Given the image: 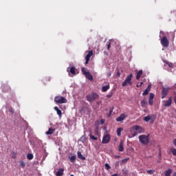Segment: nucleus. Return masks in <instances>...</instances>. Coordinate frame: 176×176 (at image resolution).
Wrapping results in <instances>:
<instances>
[{
  "instance_id": "f257e3e1",
  "label": "nucleus",
  "mask_w": 176,
  "mask_h": 176,
  "mask_svg": "<svg viewBox=\"0 0 176 176\" xmlns=\"http://www.w3.org/2000/svg\"><path fill=\"white\" fill-rule=\"evenodd\" d=\"M131 79H133V74H130L129 76H126L125 80L122 84V87H124L127 85L131 86V85H133Z\"/></svg>"
},
{
  "instance_id": "f03ea898",
  "label": "nucleus",
  "mask_w": 176,
  "mask_h": 176,
  "mask_svg": "<svg viewBox=\"0 0 176 176\" xmlns=\"http://www.w3.org/2000/svg\"><path fill=\"white\" fill-rule=\"evenodd\" d=\"M99 97L100 96L96 93H91L87 96L86 99L89 102H93V101H96Z\"/></svg>"
},
{
  "instance_id": "7ed1b4c3",
  "label": "nucleus",
  "mask_w": 176,
  "mask_h": 176,
  "mask_svg": "<svg viewBox=\"0 0 176 176\" xmlns=\"http://www.w3.org/2000/svg\"><path fill=\"white\" fill-rule=\"evenodd\" d=\"M139 140L141 144H143V145H147V144H149V134L147 135H141L139 136Z\"/></svg>"
},
{
  "instance_id": "20e7f679",
  "label": "nucleus",
  "mask_w": 176,
  "mask_h": 176,
  "mask_svg": "<svg viewBox=\"0 0 176 176\" xmlns=\"http://www.w3.org/2000/svg\"><path fill=\"white\" fill-rule=\"evenodd\" d=\"M81 72L82 73V75H85V78H87V79H88L89 80H93V76L90 74V72H89V70H87V68L82 67Z\"/></svg>"
},
{
  "instance_id": "39448f33",
  "label": "nucleus",
  "mask_w": 176,
  "mask_h": 176,
  "mask_svg": "<svg viewBox=\"0 0 176 176\" xmlns=\"http://www.w3.org/2000/svg\"><path fill=\"white\" fill-rule=\"evenodd\" d=\"M54 101L57 104H67V99L63 96H56L54 98Z\"/></svg>"
},
{
  "instance_id": "423d86ee",
  "label": "nucleus",
  "mask_w": 176,
  "mask_h": 176,
  "mask_svg": "<svg viewBox=\"0 0 176 176\" xmlns=\"http://www.w3.org/2000/svg\"><path fill=\"white\" fill-rule=\"evenodd\" d=\"M161 44L162 45V46H164V47H168L170 42L168 41V39H167V37L166 36H164L161 39Z\"/></svg>"
},
{
  "instance_id": "0eeeda50",
  "label": "nucleus",
  "mask_w": 176,
  "mask_h": 176,
  "mask_svg": "<svg viewBox=\"0 0 176 176\" xmlns=\"http://www.w3.org/2000/svg\"><path fill=\"white\" fill-rule=\"evenodd\" d=\"M138 131V133H144V128L142 126H140L138 125L133 126L131 129V133H133L134 131Z\"/></svg>"
},
{
  "instance_id": "6e6552de",
  "label": "nucleus",
  "mask_w": 176,
  "mask_h": 176,
  "mask_svg": "<svg viewBox=\"0 0 176 176\" xmlns=\"http://www.w3.org/2000/svg\"><path fill=\"white\" fill-rule=\"evenodd\" d=\"M1 89L3 93H9L12 90V88L8 84L1 85Z\"/></svg>"
},
{
  "instance_id": "1a4fd4ad",
  "label": "nucleus",
  "mask_w": 176,
  "mask_h": 176,
  "mask_svg": "<svg viewBox=\"0 0 176 176\" xmlns=\"http://www.w3.org/2000/svg\"><path fill=\"white\" fill-rule=\"evenodd\" d=\"M168 90H171V88L170 87H167V88H162V98H166V96H167V94H168Z\"/></svg>"
},
{
  "instance_id": "9d476101",
  "label": "nucleus",
  "mask_w": 176,
  "mask_h": 176,
  "mask_svg": "<svg viewBox=\"0 0 176 176\" xmlns=\"http://www.w3.org/2000/svg\"><path fill=\"white\" fill-rule=\"evenodd\" d=\"M111 141V136L109 134L104 135L102 140V144H108Z\"/></svg>"
},
{
  "instance_id": "9b49d317",
  "label": "nucleus",
  "mask_w": 176,
  "mask_h": 176,
  "mask_svg": "<svg viewBox=\"0 0 176 176\" xmlns=\"http://www.w3.org/2000/svg\"><path fill=\"white\" fill-rule=\"evenodd\" d=\"M93 56V50H91L88 52L87 56H85V65H87L89 64V61H90V57Z\"/></svg>"
},
{
  "instance_id": "f8f14e48",
  "label": "nucleus",
  "mask_w": 176,
  "mask_h": 176,
  "mask_svg": "<svg viewBox=\"0 0 176 176\" xmlns=\"http://www.w3.org/2000/svg\"><path fill=\"white\" fill-rule=\"evenodd\" d=\"M155 98V94L153 93L149 94L148 104L149 105H153V99Z\"/></svg>"
},
{
  "instance_id": "ddd939ff",
  "label": "nucleus",
  "mask_w": 176,
  "mask_h": 176,
  "mask_svg": "<svg viewBox=\"0 0 176 176\" xmlns=\"http://www.w3.org/2000/svg\"><path fill=\"white\" fill-rule=\"evenodd\" d=\"M171 104H173V98L169 97L168 100L164 102V105L165 107H171Z\"/></svg>"
},
{
  "instance_id": "4468645a",
  "label": "nucleus",
  "mask_w": 176,
  "mask_h": 176,
  "mask_svg": "<svg viewBox=\"0 0 176 176\" xmlns=\"http://www.w3.org/2000/svg\"><path fill=\"white\" fill-rule=\"evenodd\" d=\"M144 122H149V120H151V123H153V122H155V118H152V116L148 115L144 118Z\"/></svg>"
},
{
  "instance_id": "2eb2a0df",
  "label": "nucleus",
  "mask_w": 176,
  "mask_h": 176,
  "mask_svg": "<svg viewBox=\"0 0 176 176\" xmlns=\"http://www.w3.org/2000/svg\"><path fill=\"white\" fill-rule=\"evenodd\" d=\"M54 111H56L57 112V115L58 116L59 118H61L63 113L61 112V110H60V109H58V107L57 106L54 107Z\"/></svg>"
},
{
  "instance_id": "dca6fc26",
  "label": "nucleus",
  "mask_w": 176,
  "mask_h": 176,
  "mask_svg": "<svg viewBox=\"0 0 176 176\" xmlns=\"http://www.w3.org/2000/svg\"><path fill=\"white\" fill-rule=\"evenodd\" d=\"M151 85H148L147 88L144 91L142 96H148L149 94V91H151Z\"/></svg>"
},
{
  "instance_id": "f3484780",
  "label": "nucleus",
  "mask_w": 176,
  "mask_h": 176,
  "mask_svg": "<svg viewBox=\"0 0 176 176\" xmlns=\"http://www.w3.org/2000/svg\"><path fill=\"white\" fill-rule=\"evenodd\" d=\"M118 151H119V152H123L124 151L123 141H121L120 142L119 147H118Z\"/></svg>"
},
{
  "instance_id": "a211bd4d",
  "label": "nucleus",
  "mask_w": 176,
  "mask_h": 176,
  "mask_svg": "<svg viewBox=\"0 0 176 176\" xmlns=\"http://www.w3.org/2000/svg\"><path fill=\"white\" fill-rule=\"evenodd\" d=\"M126 118V115L122 114L119 117H118L116 120V122H122V120H124V118Z\"/></svg>"
},
{
  "instance_id": "6ab92c4d",
  "label": "nucleus",
  "mask_w": 176,
  "mask_h": 176,
  "mask_svg": "<svg viewBox=\"0 0 176 176\" xmlns=\"http://www.w3.org/2000/svg\"><path fill=\"white\" fill-rule=\"evenodd\" d=\"M77 155L78 159H80V160H86V157H85L80 151H78Z\"/></svg>"
},
{
  "instance_id": "aec40b11",
  "label": "nucleus",
  "mask_w": 176,
  "mask_h": 176,
  "mask_svg": "<svg viewBox=\"0 0 176 176\" xmlns=\"http://www.w3.org/2000/svg\"><path fill=\"white\" fill-rule=\"evenodd\" d=\"M142 70H140L139 72H138L137 75H136V79L137 80H140V79L141 78V76H142Z\"/></svg>"
},
{
  "instance_id": "412c9836",
  "label": "nucleus",
  "mask_w": 176,
  "mask_h": 176,
  "mask_svg": "<svg viewBox=\"0 0 176 176\" xmlns=\"http://www.w3.org/2000/svg\"><path fill=\"white\" fill-rule=\"evenodd\" d=\"M64 174V168H60L57 172L56 175V176H61Z\"/></svg>"
},
{
  "instance_id": "4be33fe9",
  "label": "nucleus",
  "mask_w": 176,
  "mask_h": 176,
  "mask_svg": "<svg viewBox=\"0 0 176 176\" xmlns=\"http://www.w3.org/2000/svg\"><path fill=\"white\" fill-rule=\"evenodd\" d=\"M54 131H56L55 129H49L48 131H47L45 133V134L47 135H51V134H53L54 133Z\"/></svg>"
},
{
  "instance_id": "5701e85b",
  "label": "nucleus",
  "mask_w": 176,
  "mask_h": 176,
  "mask_svg": "<svg viewBox=\"0 0 176 176\" xmlns=\"http://www.w3.org/2000/svg\"><path fill=\"white\" fill-rule=\"evenodd\" d=\"M108 90H109V85L103 86L102 87V91H103V93H105V91H108Z\"/></svg>"
},
{
  "instance_id": "b1692460",
  "label": "nucleus",
  "mask_w": 176,
  "mask_h": 176,
  "mask_svg": "<svg viewBox=\"0 0 176 176\" xmlns=\"http://www.w3.org/2000/svg\"><path fill=\"white\" fill-rule=\"evenodd\" d=\"M171 174H173V170H171V169H168L165 172V176H171Z\"/></svg>"
},
{
  "instance_id": "393cba45",
  "label": "nucleus",
  "mask_w": 176,
  "mask_h": 176,
  "mask_svg": "<svg viewBox=\"0 0 176 176\" xmlns=\"http://www.w3.org/2000/svg\"><path fill=\"white\" fill-rule=\"evenodd\" d=\"M122 131H123V128H118V129H117V135L118 137H120V135L122 134Z\"/></svg>"
},
{
  "instance_id": "a878e982",
  "label": "nucleus",
  "mask_w": 176,
  "mask_h": 176,
  "mask_svg": "<svg viewBox=\"0 0 176 176\" xmlns=\"http://www.w3.org/2000/svg\"><path fill=\"white\" fill-rule=\"evenodd\" d=\"M69 72H70V74H72V75H75V74H76V72H75V67H72L69 69Z\"/></svg>"
},
{
  "instance_id": "bb28decb",
  "label": "nucleus",
  "mask_w": 176,
  "mask_h": 176,
  "mask_svg": "<svg viewBox=\"0 0 176 176\" xmlns=\"http://www.w3.org/2000/svg\"><path fill=\"white\" fill-rule=\"evenodd\" d=\"M27 159H28V160H32L34 159V155H32V153L28 154Z\"/></svg>"
},
{
  "instance_id": "cd10ccee",
  "label": "nucleus",
  "mask_w": 176,
  "mask_h": 176,
  "mask_svg": "<svg viewBox=\"0 0 176 176\" xmlns=\"http://www.w3.org/2000/svg\"><path fill=\"white\" fill-rule=\"evenodd\" d=\"M70 162L72 163H75V160H76V155H72L71 157H69Z\"/></svg>"
},
{
  "instance_id": "c85d7f7f",
  "label": "nucleus",
  "mask_w": 176,
  "mask_h": 176,
  "mask_svg": "<svg viewBox=\"0 0 176 176\" xmlns=\"http://www.w3.org/2000/svg\"><path fill=\"white\" fill-rule=\"evenodd\" d=\"M165 63H166L167 65H168V67H169V68H173V63H172L171 62L165 61Z\"/></svg>"
},
{
  "instance_id": "c756f323",
  "label": "nucleus",
  "mask_w": 176,
  "mask_h": 176,
  "mask_svg": "<svg viewBox=\"0 0 176 176\" xmlns=\"http://www.w3.org/2000/svg\"><path fill=\"white\" fill-rule=\"evenodd\" d=\"M140 104L142 107H145V105H147L148 103L146 102V101H145V100H141Z\"/></svg>"
},
{
  "instance_id": "7c9ffc66",
  "label": "nucleus",
  "mask_w": 176,
  "mask_h": 176,
  "mask_svg": "<svg viewBox=\"0 0 176 176\" xmlns=\"http://www.w3.org/2000/svg\"><path fill=\"white\" fill-rule=\"evenodd\" d=\"M89 137H90L91 140H93L94 141H97V140H98L97 137H95L94 135H93L91 134L89 135Z\"/></svg>"
},
{
  "instance_id": "2f4dec72",
  "label": "nucleus",
  "mask_w": 176,
  "mask_h": 176,
  "mask_svg": "<svg viewBox=\"0 0 176 176\" xmlns=\"http://www.w3.org/2000/svg\"><path fill=\"white\" fill-rule=\"evenodd\" d=\"M79 141H81L82 142H85V141H86V136L85 135H82Z\"/></svg>"
},
{
  "instance_id": "473e14b6",
  "label": "nucleus",
  "mask_w": 176,
  "mask_h": 176,
  "mask_svg": "<svg viewBox=\"0 0 176 176\" xmlns=\"http://www.w3.org/2000/svg\"><path fill=\"white\" fill-rule=\"evenodd\" d=\"M20 166L22 168H24L25 167V162L24 161H20Z\"/></svg>"
},
{
  "instance_id": "72a5a7b5",
  "label": "nucleus",
  "mask_w": 176,
  "mask_h": 176,
  "mask_svg": "<svg viewBox=\"0 0 176 176\" xmlns=\"http://www.w3.org/2000/svg\"><path fill=\"white\" fill-rule=\"evenodd\" d=\"M129 160H130V158L124 159L122 160V164H126V163H127V162H129Z\"/></svg>"
},
{
  "instance_id": "f704fd0d",
  "label": "nucleus",
  "mask_w": 176,
  "mask_h": 176,
  "mask_svg": "<svg viewBox=\"0 0 176 176\" xmlns=\"http://www.w3.org/2000/svg\"><path fill=\"white\" fill-rule=\"evenodd\" d=\"M131 133H132L133 137H135V135H138V131L135 130L133 132H131Z\"/></svg>"
},
{
  "instance_id": "c9c22d12",
  "label": "nucleus",
  "mask_w": 176,
  "mask_h": 176,
  "mask_svg": "<svg viewBox=\"0 0 176 176\" xmlns=\"http://www.w3.org/2000/svg\"><path fill=\"white\" fill-rule=\"evenodd\" d=\"M104 167L106 170H111V166H109L108 164H105Z\"/></svg>"
},
{
  "instance_id": "e433bc0d",
  "label": "nucleus",
  "mask_w": 176,
  "mask_h": 176,
  "mask_svg": "<svg viewBox=\"0 0 176 176\" xmlns=\"http://www.w3.org/2000/svg\"><path fill=\"white\" fill-rule=\"evenodd\" d=\"M171 152L173 156H176V148H171Z\"/></svg>"
},
{
  "instance_id": "4c0bfd02",
  "label": "nucleus",
  "mask_w": 176,
  "mask_h": 176,
  "mask_svg": "<svg viewBox=\"0 0 176 176\" xmlns=\"http://www.w3.org/2000/svg\"><path fill=\"white\" fill-rule=\"evenodd\" d=\"M155 173L154 170H147V174H150L151 175H152V174H153Z\"/></svg>"
},
{
  "instance_id": "58836bf2",
  "label": "nucleus",
  "mask_w": 176,
  "mask_h": 176,
  "mask_svg": "<svg viewBox=\"0 0 176 176\" xmlns=\"http://www.w3.org/2000/svg\"><path fill=\"white\" fill-rule=\"evenodd\" d=\"M142 85H144V82H141L140 84H139V85H137L136 87H141L142 86Z\"/></svg>"
},
{
  "instance_id": "ea45409f",
  "label": "nucleus",
  "mask_w": 176,
  "mask_h": 176,
  "mask_svg": "<svg viewBox=\"0 0 176 176\" xmlns=\"http://www.w3.org/2000/svg\"><path fill=\"white\" fill-rule=\"evenodd\" d=\"M108 43V44H107V50H109V49H111V43L109 42V43Z\"/></svg>"
},
{
  "instance_id": "a19ab883",
  "label": "nucleus",
  "mask_w": 176,
  "mask_h": 176,
  "mask_svg": "<svg viewBox=\"0 0 176 176\" xmlns=\"http://www.w3.org/2000/svg\"><path fill=\"white\" fill-rule=\"evenodd\" d=\"M159 157H162V150L160 148L159 150V155H158Z\"/></svg>"
},
{
  "instance_id": "79ce46f5",
  "label": "nucleus",
  "mask_w": 176,
  "mask_h": 176,
  "mask_svg": "<svg viewBox=\"0 0 176 176\" xmlns=\"http://www.w3.org/2000/svg\"><path fill=\"white\" fill-rule=\"evenodd\" d=\"M104 123H105V120H100V124H104Z\"/></svg>"
},
{
  "instance_id": "37998d69",
  "label": "nucleus",
  "mask_w": 176,
  "mask_h": 176,
  "mask_svg": "<svg viewBox=\"0 0 176 176\" xmlns=\"http://www.w3.org/2000/svg\"><path fill=\"white\" fill-rule=\"evenodd\" d=\"M173 145L176 146V139L173 140Z\"/></svg>"
},
{
  "instance_id": "c03bdc74",
  "label": "nucleus",
  "mask_w": 176,
  "mask_h": 176,
  "mask_svg": "<svg viewBox=\"0 0 176 176\" xmlns=\"http://www.w3.org/2000/svg\"><path fill=\"white\" fill-rule=\"evenodd\" d=\"M12 158H13V159H16V153H13V155H12Z\"/></svg>"
},
{
  "instance_id": "a18cd8bd",
  "label": "nucleus",
  "mask_w": 176,
  "mask_h": 176,
  "mask_svg": "<svg viewBox=\"0 0 176 176\" xmlns=\"http://www.w3.org/2000/svg\"><path fill=\"white\" fill-rule=\"evenodd\" d=\"M115 157L116 159H119V157H120V155H116Z\"/></svg>"
},
{
  "instance_id": "49530a36",
  "label": "nucleus",
  "mask_w": 176,
  "mask_h": 176,
  "mask_svg": "<svg viewBox=\"0 0 176 176\" xmlns=\"http://www.w3.org/2000/svg\"><path fill=\"white\" fill-rule=\"evenodd\" d=\"M104 54L106 56H108V53H107V52H104Z\"/></svg>"
},
{
  "instance_id": "de8ad7c7",
  "label": "nucleus",
  "mask_w": 176,
  "mask_h": 176,
  "mask_svg": "<svg viewBox=\"0 0 176 176\" xmlns=\"http://www.w3.org/2000/svg\"><path fill=\"white\" fill-rule=\"evenodd\" d=\"M109 76H111V73L109 74Z\"/></svg>"
},
{
  "instance_id": "09e8293b",
  "label": "nucleus",
  "mask_w": 176,
  "mask_h": 176,
  "mask_svg": "<svg viewBox=\"0 0 176 176\" xmlns=\"http://www.w3.org/2000/svg\"><path fill=\"white\" fill-rule=\"evenodd\" d=\"M175 87H176V83H175Z\"/></svg>"
},
{
  "instance_id": "8fccbe9b",
  "label": "nucleus",
  "mask_w": 176,
  "mask_h": 176,
  "mask_svg": "<svg viewBox=\"0 0 176 176\" xmlns=\"http://www.w3.org/2000/svg\"><path fill=\"white\" fill-rule=\"evenodd\" d=\"M48 80H50V79L49 78Z\"/></svg>"
}]
</instances>
